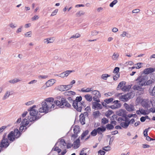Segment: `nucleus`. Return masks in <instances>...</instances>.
Listing matches in <instances>:
<instances>
[{
	"label": "nucleus",
	"instance_id": "f257e3e1",
	"mask_svg": "<svg viewBox=\"0 0 155 155\" xmlns=\"http://www.w3.org/2000/svg\"><path fill=\"white\" fill-rule=\"evenodd\" d=\"M82 100V97L81 96L76 97L75 100H73L72 106L78 112H81L82 108L86 106V102Z\"/></svg>",
	"mask_w": 155,
	"mask_h": 155
},
{
	"label": "nucleus",
	"instance_id": "f03ea898",
	"mask_svg": "<svg viewBox=\"0 0 155 155\" xmlns=\"http://www.w3.org/2000/svg\"><path fill=\"white\" fill-rule=\"evenodd\" d=\"M56 105L61 108H71V105L72 104L73 100L70 97H68L67 99L64 98H62L61 102L57 101L56 102Z\"/></svg>",
	"mask_w": 155,
	"mask_h": 155
},
{
	"label": "nucleus",
	"instance_id": "7ed1b4c3",
	"mask_svg": "<svg viewBox=\"0 0 155 155\" xmlns=\"http://www.w3.org/2000/svg\"><path fill=\"white\" fill-rule=\"evenodd\" d=\"M36 107V106L35 105L30 107L28 109V110L29 111L31 117L29 118V117L28 119L30 122L38 119L43 115H41L39 113H38L37 110L35 109Z\"/></svg>",
	"mask_w": 155,
	"mask_h": 155
},
{
	"label": "nucleus",
	"instance_id": "20e7f679",
	"mask_svg": "<svg viewBox=\"0 0 155 155\" xmlns=\"http://www.w3.org/2000/svg\"><path fill=\"white\" fill-rule=\"evenodd\" d=\"M21 134L20 131L17 129H15L14 131H12L10 132L8 136V138L11 142H12L19 138Z\"/></svg>",
	"mask_w": 155,
	"mask_h": 155
},
{
	"label": "nucleus",
	"instance_id": "39448f33",
	"mask_svg": "<svg viewBox=\"0 0 155 155\" xmlns=\"http://www.w3.org/2000/svg\"><path fill=\"white\" fill-rule=\"evenodd\" d=\"M5 136L6 134H5L3 135L2 139L0 143V153L6 149L10 143L9 142L8 138H5Z\"/></svg>",
	"mask_w": 155,
	"mask_h": 155
},
{
	"label": "nucleus",
	"instance_id": "423d86ee",
	"mask_svg": "<svg viewBox=\"0 0 155 155\" xmlns=\"http://www.w3.org/2000/svg\"><path fill=\"white\" fill-rule=\"evenodd\" d=\"M148 79V77L146 75L140 76L136 79L137 81V84L140 86H145V82Z\"/></svg>",
	"mask_w": 155,
	"mask_h": 155
},
{
	"label": "nucleus",
	"instance_id": "0eeeda50",
	"mask_svg": "<svg viewBox=\"0 0 155 155\" xmlns=\"http://www.w3.org/2000/svg\"><path fill=\"white\" fill-rule=\"evenodd\" d=\"M133 93L131 92L127 93L125 95H122L119 97V99L124 102L127 101L128 100L133 97Z\"/></svg>",
	"mask_w": 155,
	"mask_h": 155
},
{
	"label": "nucleus",
	"instance_id": "6e6552de",
	"mask_svg": "<svg viewBox=\"0 0 155 155\" xmlns=\"http://www.w3.org/2000/svg\"><path fill=\"white\" fill-rule=\"evenodd\" d=\"M47 106L48 105L46 102H42L41 103V107L39 109V112L47 113L49 110Z\"/></svg>",
	"mask_w": 155,
	"mask_h": 155
},
{
	"label": "nucleus",
	"instance_id": "1a4fd4ad",
	"mask_svg": "<svg viewBox=\"0 0 155 155\" xmlns=\"http://www.w3.org/2000/svg\"><path fill=\"white\" fill-rule=\"evenodd\" d=\"M73 131L74 134L72 135L71 137L75 139L78 137V134L80 131V129L79 126L78 125H75L74 127Z\"/></svg>",
	"mask_w": 155,
	"mask_h": 155
},
{
	"label": "nucleus",
	"instance_id": "9d476101",
	"mask_svg": "<svg viewBox=\"0 0 155 155\" xmlns=\"http://www.w3.org/2000/svg\"><path fill=\"white\" fill-rule=\"evenodd\" d=\"M142 106L145 108L148 109L150 107V103L148 99H144L141 101Z\"/></svg>",
	"mask_w": 155,
	"mask_h": 155
},
{
	"label": "nucleus",
	"instance_id": "9b49d317",
	"mask_svg": "<svg viewBox=\"0 0 155 155\" xmlns=\"http://www.w3.org/2000/svg\"><path fill=\"white\" fill-rule=\"evenodd\" d=\"M124 106L126 110L129 112H132L135 110V108L133 104H128L126 103H125Z\"/></svg>",
	"mask_w": 155,
	"mask_h": 155
},
{
	"label": "nucleus",
	"instance_id": "f8f14e48",
	"mask_svg": "<svg viewBox=\"0 0 155 155\" xmlns=\"http://www.w3.org/2000/svg\"><path fill=\"white\" fill-rule=\"evenodd\" d=\"M154 71H155V68H147L143 71L142 74L143 75V74H148L153 72Z\"/></svg>",
	"mask_w": 155,
	"mask_h": 155
},
{
	"label": "nucleus",
	"instance_id": "ddd939ff",
	"mask_svg": "<svg viewBox=\"0 0 155 155\" xmlns=\"http://www.w3.org/2000/svg\"><path fill=\"white\" fill-rule=\"evenodd\" d=\"M72 72V71H66L59 74H56V76H59L61 77L64 78L65 77H67L70 74V73Z\"/></svg>",
	"mask_w": 155,
	"mask_h": 155
},
{
	"label": "nucleus",
	"instance_id": "4468645a",
	"mask_svg": "<svg viewBox=\"0 0 155 155\" xmlns=\"http://www.w3.org/2000/svg\"><path fill=\"white\" fill-rule=\"evenodd\" d=\"M127 111L125 110L120 109L117 112V114L118 115L122 117L126 116Z\"/></svg>",
	"mask_w": 155,
	"mask_h": 155
},
{
	"label": "nucleus",
	"instance_id": "2eb2a0df",
	"mask_svg": "<svg viewBox=\"0 0 155 155\" xmlns=\"http://www.w3.org/2000/svg\"><path fill=\"white\" fill-rule=\"evenodd\" d=\"M96 102H93L92 104L93 108H97L98 109H100L102 108V105Z\"/></svg>",
	"mask_w": 155,
	"mask_h": 155
},
{
	"label": "nucleus",
	"instance_id": "dca6fc26",
	"mask_svg": "<svg viewBox=\"0 0 155 155\" xmlns=\"http://www.w3.org/2000/svg\"><path fill=\"white\" fill-rule=\"evenodd\" d=\"M96 129L98 134L103 135L102 132L106 131V128L102 126V127H98Z\"/></svg>",
	"mask_w": 155,
	"mask_h": 155
},
{
	"label": "nucleus",
	"instance_id": "f3484780",
	"mask_svg": "<svg viewBox=\"0 0 155 155\" xmlns=\"http://www.w3.org/2000/svg\"><path fill=\"white\" fill-rule=\"evenodd\" d=\"M142 86H140L138 84L135 85L133 87V89L134 90H137L139 91H143L144 90V88L142 87Z\"/></svg>",
	"mask_w": 155,
	"mask_h": 155
},
{
	"label": "nucleus",
	"instance_id": "a211bd4d",
	"mask_svg": "<svg viewBox=\"0 0 155 155\" xmlns=\"http://www.w3.org/2000/svg\"><path fill=\"white\" fill-rule=\"evenodd\" d=\"M67 143L64 139H61L60 141V147L62 149H65V147L66 146Z\"/></svg>",
	"mask_w": 155,
	"mask_h": 155
},
{
	"label": "nucleus",
	"instance_id": "6ab92c4d",
	"mask_svg": "<svg viewBox=\"0 0 155 155\" xmlns=\"http://www.w3.org/2000/svg\"><path fill=\"white\" fill-rule=\"evenodd\" d=\"M74 148V149L78 148L80 146V140L79 138L77 139L73 143Z\"/></svg>",
	"mask_w": 155,
	"mask_h": 155
},
{
	"label": "nucleus",
	"instance_id": "aec40b11",
	"mask_svg": "<svg viewBox=\"0 0 155 155\" xmlns=\"http://www.w3.org/2000/svg\"><path fill=\"white\" fill-rule=\"evenodd\" d=\"M80 121L82 125H84L85 124V117L84 116V115L81 114L79 116Z\"/></svg>",
	"mask_w": 155,
	"mask_h": 155
},
{
	"label": "nucleus",
	"instance_id": "412c9836",
	"mask_svg": "<svg viewBox=\"0 0 155 155\" xmlns=\"http://www.w3.org/2000/svg\"><path fill=\"white\" fill-rule=\"evenodd\" d=\"M55 83L54 80V79H51L50 80L46 82V84L47 86L49 87L52 86Z\"/></svg>",
	"mask_w": 155,
	"mask_h": 155
},
{
	"label": "nucleus",
	"instance_id": "4be33fe9",
	"mask_svg": "<svg viewBox=\"0 0 155 155\" xmlns=\"http://www.w3.org/2000/svg\"><path fill=\"white\" fill-rule=\"evenodd\" d=\"M131 85H124L121 88V90L123 91H128L131 88Z\"/></svg>",
	"mask_w": 155,
	"mask_h": 155
},
{
	"label": "nucleus",
	"instance_id": "5701e85b",
	"mask_svg": "<svg viewBox=\"0 0 155 155\" xmlns=\"http://www.w3.org/2000/svg\"><path fill=\"white\" fill-rule=\"evenodd\" d=\"M45 102H46V104H49L50 103H53L54 100L53 97H49L45 99Z\"/></svg>",
	"mask_w": 155,
	"mask_h": 155
},
{
	"label": "nucleus",
	"instance_id": "b1692460",
	"mask_svg": "<svg viewBox=\"0 0 155 155\" xmlns=\"http://www.w3.org/2000/svg\"><path fill=\"white\" fill-rule=\"evenodd\" d=\"M64 94L66 96L74 95L75 94V92L72 91H65Z\"/></svg>",
	"mask_w": 155,
	"mask_h": 155
},
{
	"label": "nucleus",
	"instance_id": "393cba45",
	"mask_svg": "<svg viewBox=\"0 0 155 155\" xmlns=\"http://www.w3.org/2000/svg\"><path fill=\"white\" fill-rule=\"evenodd\" d=\"M126 84V82L124 81L120 82L118 85L117 87V90H119L121 89V87L124 85H125Z\"/></svg>",
	"mask_w": 155,
	"mask_h": 155
},
{
	"label": "nucleus",
	"instance_id": "a878e982",
	"mask_svg": "<svg viewBox=\"0 0 155 155\" xmlns=\"http://www.w3.org/2000/svg\"><path fill=\"white\" fill-rule=\"evenodd\" d=\"M92 94L93 95H95V96H97L99 97H101V94H100V92L97 90H94L92 92Z\"/></svg>",
	"mask_w": 155,
	"mask_h": 155
},
{
	"label": "nucleus",
	"instance_id": "bb28decb",
	"mask_svg": "<svg viewBox=\"0 0 155 155\" xmlns=\"http://www.w3.org/2000/svg\"><path fill=\"white\" fill-rule=\"evenodd\" d=\"M53 38H49L47 39H45L44 40V42L45 43H47V44L52 43L54 41L53 39Z\"/></svg>",
	"mask_w": 155,
	"mask_h": 155
},
{
	"label": "nucleus",
	"instance_id": "cd10ccee",
	"mask_svg": "<svg viewBox=\"0 0 155 155\" xmlns=\"http://www.w3.org/2000/svg\"><path fill=\"white\" fill-rule=\"evenodd\" d=\"M84 97L88 101L90 102L92 100V97L90 94H87L85 95L84 96Z\"/></svg>",
	"mask_w": 155,
	"mask_h": 155
},
{
	"label": "nucleus",
	"instance_id": "c85d7f7f",
	"mask_svg": "<svg viewBox=\"0 0 155 155\" xmlns=\"http://www.w3.org/2000/svg\"><path fill=\"white\" fill-rule=\"evenodd\" d=\"M149 91L151 95L155 96V86L152 89H150V88Z\"/></svg>",
	"mask_w": 155,
	"mask_h": 155
},
{
	"label": "nucleus",
	"instance_id": "c756f323",
	"mask_svg": "<svg viewBox=\"0 0 155 155\" xmlns=\"http://www.w3.org/2000/svg\"><path fill=\"white\" fill-rule=\"evenodd\" d=\"M129 124V123L127 122H123L121 123L120 124V125L121 127L124 128H127V127L128 126Z\"/></svg>",
	"mask_w": 155,
	"mask_h": 155
},
{
	"label": "nucleus",
	"instance_id": "7c9ffc66",
	"mask_svg": "<svg viewBox=\"0 0 155 155\" xmlns=\"http://www.w3.org/2000/svg\"><path fill=\"white\" fill-rule=\"evenodd\" d=\"M107 130H111L113 129L114 128V126L110 124H108L106 125L105 127Z\"/></svg>",
	"mask_w": 155,
	"mask_h": 155
},
{
	"label": "nucleus",
	"instance_id": "2f4dec72",
	"mask_svg": "<svg viewBox=\"0 0 155 155\" xmlns=\"http://www.w3.org/2000/svg\"><path fill=\"white\" fill-rule=\"evenodd\" d=\"M85 12L82 11H80L76 14V16L77 17H79L81 15H84L85 14Z\"/></svg>",
	"mask_w": 155,
	"mask_h": 155
},
{
	"label": "nucleus",
	"instance_id": "473e14b6",
	"mask_svg": "<svg viewBox=\"0 0 155 155\" xmlns=\"http://www.w3.org/2000/svg\"><path fill=\"white\" fill-rule=\"evenodd\" d=\"M108 120L105 117H103L101 120V124L102 125H104L108 122Z\"/></svg>",
	"mask_w": 155,
	"mask_h": 155
},
{
	"label": "nucleus",
	"instance_id": "72a5a7b5",
	"mask_svg": "<svg viewBox=\"0 0 155 155\" xmlns=\"http://www.w3.org/2000/svg\"><path fill=\"white\" fill-rule=\"evenodd\" d=\"M29 124L27 120L26 119H24L22 120L21 122V125H24L25 126H27Z\"/></svg>",
	"mask_w": 155,
	"mask_h": 155
},
{
	"label": "nucleus",
	"instance_id": "f704fd0d",
	"mask_svg": "<svg viewBox=\"0 0 155 155\" xmlns=\"http://www.w3.org/2000/svg\"><path fill=\"white\" fill-rule=\"evenodd\" d=\"M119 56V54L117 53H114L112 56V59L114 60H117Z\"/></svg>",
	"mask_w": 155,
	"mask_h": 155
},
{
	"label": "nucleus",
	"instance_id": "c9c22d12",
	"mask_svg": "<svg viewBox=\"0 0 155 155\" xmlns=\"http://www.w3.org/2000/svg\"><path fill=\"white\" fill-rule=\"evenodd\" d=\"M54 104V102H53V103H50L49 104H47L48 105L47 107L48 109L54 108L55 107Z\"/></svg>",
	"mask_w": 155,
	"mask_h": 155
},
{
	"label": "nucleus",
	"instance_id": "e433bc0d",
	"mask_svg": "<svg viewBox=\"0 0 155 155\" xmlns=\"http://www.w3.org/2000/svg\"><path fill=\"white\" fill-rule=\"evenodd\" d=\"M20 81V80L17 78H15L9 81V82L12 84H15Z\"/></svg>",
	"mask_w": 155,
	"mask_h": 155
},
{
	"label": "nucleus",
	"instance_id": "4c0bfd02",
	"mask_svg": "<svg viewBox=\"0 0 155 155\" xmlns=\"http://www.w3.org/2000/svg\"><path fill=\"white\" fill-rule=\"evenodd\" d=\"M113 113V112L112 110H109L106 112L105 115L107 117H109Z\"/></svg>",
	"mask_w": 155,
	"mask_h": 155
},
{
	"label": "nucleus",
	"instance_id": "58836bf2",
	"mask_svg": "<svg viewBox=\"0 0 155 155\" xmlns=\"http://www.w3.org/2000/svg\"><path fill=\"white\" fill-rule=\"evenodd\" d=\"M88 133H89V131L87 130H86L84 132H83L81 135V140L83 139L84 137L85 136L87 135L88 134Z\"/></svg>",
	"mask_w": 155,
	"mask_h": 155
},
{
	"label": "nucleus",
	"instance_id": "ea45409f",
	"mask_svg": "<svg viewBox=\"0 0 155 155\" xmlns=\"http://www.w3.org/2000/svg\"><path fill=\"white\" fill-rule=\"evenodd\" d=\"M10 95V92L7 91L5 94L4 97L2 98L3 100H5Z\"/></svg>",
	"mask_w": 155,
	"mask_h": 155
},
{
	"label": "nucleus",
	"instance_id": "a19ab883",
	"mask_svg": "<svg viewBox=\"0 0 155 155\" xmlns=\"http://www.w3.org/2000/svg\"><path fill=\"white\" fill-rule=\"evenodd\" d=\"M58 89L60 91H65L64 85H60L58 86Z\"/></svg>",
	"mask_w": 155,
	"mask_h": 155
},
{
	"label": "nucleus",
	"instance_id": "79ce46f5",
	"mask_svg": "<svg viewBox=\"0 0 155 155\" xmlns=\"http://www.w3.org/2000/svg\"><path fill=\"white\" fill-rule=\"evenodd\" d=\"M113 100L114 99L113 98H110L108 99H105L104 100V101L107 104H108L112 102L113 101Z\"/></svg>",
	"mask_w": 155,
	"mask_h": 155
},
{
	"label": "nucleus",
	"instance_id": "37998d69",
	"mask_svg": "<svg viewBox=\"0 0 155 155\" xmlns=\"http://www.w3.org/2000/svg\"><path fill=\"white\" fill-rule=\"evenodd\" d=\"M97 133V129H94L93 130L91 133V135L93 136H96Z\"/></svg>",
	"mask_w": 155,
	"mask_h": 155
},
{
	"label": "nucleus",
	"instance_id": "c03bdc74",
	"mask_svg": "<svg viewBox=\"0 0 155 155\" xmlns=\"http://www.w3.org/2000/svg\"><path fill=\"white\" fill-rule=\"evenodd\" d=\"M63 98V97H60V96H58L56 98V100H55L54 101V103L56 105V102L57 101H59L60 102H61V100L62 98Z\"/></svg>",
	"mask_w": 155,
	"mask_h": 155
},
{
	"label": "nucleus",
	"instance_id": "a18cd8bd",
	"mask_svg": "<svg viewBox=\"0 0 155 155\" xmlns=\"http://www.w3.org/2000/svg\"><path fill=\"white\" fill-rule=\"evenodd\" d=\"M100 114L101 113H100L99 111H94L93 113V115L95 117L97 116H100Z\"/></svg>",
	"mask_w": 155,
	"mask_h": 155
},
{
	"label": "nucleus",
	"instance_id": "49530a36",
	"mask_svg": "<svg viewBox=\"0 0 155 155\" xmlns=\"http://www.w3.org/2000/svg\"><path fill=\"white\" fill-rule=\"evenodd\" d=\"M110 76V75L108 74H103L101 76V78L104 80H106L108 77Z\"/></svg>",
	"mask_w": 155,
	"mask_h": 155
},
{
	"label": "nucleus",
	"instance_id": "de8ad7c7",
	"mask_svg": "<svg viewBox=\"0 0 155 155\" xmlns=\"http://www.w3.org/2000/svg\"><path fill=\"white\" fill-rule=\"evenodd\" d=\"M118 1L117 0H114L111 2L109 5V6L111 7H113L114 6L117 4Z\"/></svg>",
	"mask_w": 155,
	"mask_h": 155
},
{
	"label": "nucleus",
	"instance_id": "09e8293b",
	"mask_svg": "<svg viewBox=\"0 0 155 155\" xmlns=\"http://www.w3.org/2000/svg\"><path fill=\"white\" fill-rule=\"evenodd\" d=\"M109 107L110 108L112 109H115L120 107V105L118 104L117 105H113L110 106Z\"/></svg>",
	"mask_w": 155,
	"mask_h": 155
},
{
	"label": "nucleus",
	"instance_id": "8fccbe9b",
	"mask_svg": "<svg viewBox=\"0 0 155 155\" xmlns=\"http://www.w3.org/2000/svg\"><path fill=\"white\" fill-rule=\"evenodd\" d=\"M27 128L26 126L21 125L19 127V130L20 131H22L24 130H25L24 131H25Z\"/></svg>",
	"mask_w": 155,
	"mask_h": 155
},
{
	"label": "nucleus",
	"instance_id": "3c124183",
	"mask_svg": "<svg viewBox=\"0 0 155 155\" xmlns=\"http://www.w3.org/2000/svg\"><path fill=\"white\" fill-rule=\"evenodd\" d=\"M25 37H31V31H30L25 33Z\"/></svg>",
	"mask_w": 155,
	"mask_h": 155
},
{
	"label": "nucleus",
	"instance_id": "603ef678",
	"mask_svg": "<svg viewBox=\"0 0 155 155\" xmlns=\"http://www.w3.org/2000/svg\"><path fill=\"white\" fill-rule=\"evenodd\" d=\"M120 77V74L117 73L113 77V79L114 81L117 80Z\"/></svg>",
	"mask_w": 155,
	"mask_h": 155
},
{
	"label": "nucleus",
	"instance_id": "864d4df0",
	"mask_svg": "<svg viewBox=\"0 0 155 155\" xmlns=\"http://www.w3.org/2000/svg\"><path fill=\"white\" fill-rule=\"evenodd\" d=\"M97 96H94L93 97V99L94 101H96L97 102H100V100L99 99V98L100 97H97Z\"/></svg>",
	"mask_w": 155,
	"mask_h": 155
},
{
	"label": "nucleus",
	"instance_id": "5fc2aeb1",
	"mask_svg": "<svg viewBox=\"0 0 155 155\" xmlns=\"http://www.w3.org/2000/svg\"><path fill=\"white\" fill-rule=\"evenodd\" d=\"M153 82V81L152 80H149L146 82L145 86L146 85H149L152 84Z\"/></svg>",
	"mask_w": 155,
	"mask_h": 155
},
{
	"label": "nucleus",
	"instance_id": "6e6d98bb",
	"mask_svg": "<svg viewBox=\"0 0 155 155\" xmlns=\"http://www.w3.org/2000/svg\"><path fill=\"white\" fill-rule=\"evenodd\" d=\"M65 90H68L69 89H71L72 86H71L70 84L67 85H64Z\"/></svg>",
	"mask_w": 155,
	"mask_h": 155
},
{
	"label": "nucleus",
	"instance_id": "4d7b16f0",
	"mask_svg": "<svg viewBox=\"0 0 155 155\" xmlns=\"http://www.w3.org/2000/svg\"><path fill=\"white\" fill-rule=\"evenodd\" d=\"M120 68L118 67H115L113 71V73H118L119 71Z\"/></svg>",
	"mask_w": 155,
	"mask_h": 155
},
{
	"label": "nucleus",
	"instance_id": "13d9d810",
	"mask_svg": "<svg viewBox=\"0 0 155 155\" xmlns=\"http://www.w3.org/2000/svg\"><path fill=\"white\" fill-rule=\"evenodd\" d=\"M102 150L106 151H108L110 150V147L109 146H107V147H105L102 148Z\"/></svg>",
	"mask_w": 155,
	"mask_h": 155
},
{
	"label": "nucleus",
	"instance_id": "bf43d9fd",
	"mask_svg": "<svg viewBox=\"0 0 155 155\" xmlns=\"http://www.w3.org/2000/svg\"><path fill=\"white\" fill-rule=\"evenodd\" d=\"M98 32L96 30H94L91 31V35L92 36H95L97 35Z\"/></svg>",
	"mask_w": 155,
	"mask_h": 155
},
{
	"label": "nucleus",
	"instance_id": "052dcab7",
	"mask_svg": "<svg viewBox=\"0 0 155 155\" xmlns=\"http://www.w3.org/2000/svg\"><path fill=\"white\" fill-rule=\"evenodd\" d=\"M7 128L6 126H3L0 128V134Z\"/></svg>",
	"mask_w": 155,
	"mask_h": 155
},
{
	"label": "nucleus",
	"instance_id": "680f3d73",
	"mask_svg": "<svg viewBox=\"0 0 155 155\" xmlns=\"http://www.w3.org/2000/svg\"><path fill=\"white\" fill-rule=\"evenodd\" d=\"M150 128L149 127L148 129H146L144 130L143 132V135L145 137L147 136V132L148 131V130Z\"/></svg>",
	"mask_w": 155,
	"mask_h": 155
},
{
	"label": "nucleus",
	"instance_id": "e2e57ef3",
	"mask_svg": "<svg viewBox=\"0 0 155 155\" xmlns=\"http://www.w3.org/2000/svg\"><path fill=\"white\" fill-rule=\"evenodd\" d=\"M58 11V9H56L55 10L52 12L51 16H52L55 15L57 13Z\"/></svg>",
	"mask_w": 155,
	"mask_h": 155
},
{
	"label": "nucleus",
	"instance_id": "0e129e2a",
	"mask_svg": "<svg viewBox=\"0 0 155 155\" xmlns=\"http://www.w3.org/2000/svg\"><path fill=\"white\" fill-rule=\"evenodd\" d=\"M105 153V152L101 150H100L98 152V154L101 155H104Z\"/></svg>",
	"mask_w": 155,
	"mask_h": 155
},
{
	"label": "nucleus",
	"instance_id": "69168bd1",
	"mask_svg": "<svg viewBox=\"0 0 155 155\" xmlns=\"http://www.w3.org/2000/svg\"><path fill=\"white\" fill-rule=\"evenodd\" d=\"M103 8L102 7H100L98 8L97 10L98 12H101L103 11Z\"/></svg>",
	"mask_w": 155,
	"mask_h": 155
},
{
	"label": "nucleus",
	"instance_id": "338daca9",
	"mask_svg": "<svg viewBox=\"0 0 155 155\" xmlns=\"http://www.w3.org/2000/svg\"><path fill=\"white\" fill-rule=\"evenodd\" d=\"M127 34V37H128V34L127 33L126 31H123L122 34L120 35V36L121 37H124L126 36Z\"/></svg>",
	"mask_w": 155,
	"mask_h": 155
},
{
	"label": "nucleus",
	"instance_id": "774afa93",
	"mask_svg": "<svg viewBox=\"0 0 155 155\" xmlns=\"http://www.w3.org/2000/svg\"><path fill=\"white\" fill-rule=\"evenodd\" d=\"M85 150V148H83L82 150L81 151L80 153V155H87V153L84 152V150Z\"/></svg>",
	"mask_w": 155,
	"mask_h": 155
}]
</instances>
